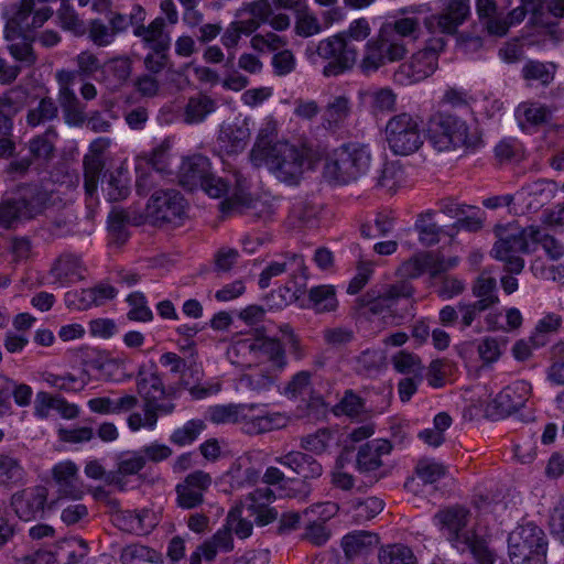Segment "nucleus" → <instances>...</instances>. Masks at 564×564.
<instances>
[{"instance_id":"f257e3e1","label":"nucleus","mask_w":564,"mask_h":564,"mask_svg":"<svg viewBox=\"0 0 564 564\" xmlns=\"http://www.w3.org/2000/svg\"><path fill=\"white\" fill-rule=\"evenodd\" d=\"M232 364L282 371L288 364L283 344L273 337L252 336L236 340L228 350Z\"/></svg>"},{"instance_id":"f03ea898","label":"nucleus","mask_w":564,"mask_h":564,"mask_svg":"<svg viewBox=\"0 0 564 564\" xmlns=\"http://www.w3.org/2000/svg\"><path fill=\"white\" fill-rule=\"evenodd\" d=\"M372 162L367 144L347 143L336 149L323 169L324 178L334 185H346L366 175Z\"/></svg>"},{"instance_id":"7ed1b4c3","label":"nucleus","mask_w":564,"mask_h":564,"mask_svg":"<svg viewBox=\"0 0 564 564\" xmlns=\"http://www.w3.org/2000/svg\"><path fill=\"white\" fill-rule=\"evenodd\" d=\"M498 240L495 242L491 254L495 259L505 262V270L519 274L524 268V260L520 253H529V240L540 238V229L536 227L520 228L509 224L498 225L495 228Z\"/></svg>"},{"instance_id":"20e7f679","label":"nucleus","mask_w":564,"mask_h":564,"mask_svg":"<svg viewBox=\"0 0 564 564\" xmlns=\"http://www.w3.org/2000/svg\"><path fill=\"white\" fill-rule=\"evenodd\" d=\"M204 192L213 198L225 199L219 204V209L224 216L234 214H246L262 205L254 199L246 188V180L238 173L230 176L220 177L209 174L202 185Z\"/></svg>"},{"instance_id":"39448f33","label":"nucleus","mask_w":564,"mask_h":564,"mask_svg":"<svg viewBox=\"0 0 564 564\" xmlns=\"http://www.w3.org/2000/svg\"><path fill=\"white\" fill-rule=\"evenodd\" d=\"M468 520L469 511L462 507L448 508L434 516L435 524L447 532L449 542L459 552H468L474 558L492 554L482 538L466 529Z\"/></svg>"},{"instance_id":"423d86ee","label":"nucleus","mask_w":564,"mask_h":564,"mask_svg":"<svg viewBox=\"0 0 564 564\" xmlns=\"http://www.w3.org/2000/svg\"><path fill=\"white\" fill-rule=\"evenodd\" d=\"M426 138L438 152L455 151L462 148H475L479 137L470 134L468 126L458 117L436 113L429 120Z\"/></svg>"},{"instance_id":"0eeeda50","label":"nucleus","mask_w":564,"mask_h":564,"mask_svg":"<svg viewBox=\"0 0 564 564\" xmlns=\"http://www.w3.org/2000/svg\"><path fill=\"white\" fill-rule=\"evenodd\" d=\"M310 159L308 148H297L289 142L279 141L258 160L257 164H265L279 181L295 184L304 172L305 165L310 163Z\"/></svg>"},{"instance_id":"6e6552de","label":"nucleus","mask_w":564,"mask_h":564,"mask_svg":"<svg viewBox=\"0 0 564 564\" xmlns=\"http://www.w3.org/2000/svg\"><path fill=\"white\" fill-rule=\"evenodd\" d=\"M417 117L408 112L392 116L386 123L384 140L394 155L408 156L424 144V137Z\"/></svg>"},{"instance_id":"1a4fd4ad","label":"nucleus","mask_w":564,"mask_h":564,"mask_svg":"<svg viewBox=\"0 0 564 564\" xmlns=\"http://www.w3.org/2000/svg\"><path fill=\"white\" fill-rule=\"evenodd\" d=\"M513 564H545L547 542L541 528L533 523L518 527L508 539Z\"/></svg>"},{"instance_id":"9d476101","label":"nucleus","mask_w":564,"mask_h":564,"mask_svg":"<svg viewBox=\"0 0 564 564\" xmlns=\"http://www.w3.org/2000/svg\"><path fill=\"white\" fill-rule=\"evenodd\" d=\"M283 273H289L291 279L284 286V290L289 293L285 301L294 302L304 293L307 280L306 267L301 254L284 253L270 262L259 276V288L262 290L269 288L271 279Z\"/></svg>"},{"instance_id":"9b49d317","label":"nucleus","mask_w":564,"mask_h":564,"mask_svg":"<svg viewBox=\"0 0 564 564\" xmlns=\"http://www.w3.org/2000/svg\"><path fill=\"white\" fill-rule=\"evenodd\" d=\"M46 195L36 186H22L15 196L0 204V227L10 229L18 221L34 218L44 208Z\"/></svg>"},{"instance_id":"f8f14e48","label":"nucleus","mask_w":564,"mask_h":564,"mask_svg":"<svg viewBox=\"0 0 564 564\" xmlns=\"http://www.w3.org/2000/svg\"><path fill=\"white\" fill-rule=\"evenodd\" d=\"M316 55L329 61L324 66L323 74L326 77H330L351 69L357 63L358 50L350 41L336 34L318 43Z\"/></svg>"},{"instance_id":"ddd939ff","label":"nucleus","mask_w":564,"mask_h":564,"mask_svg":"<svg viewBox=\"0 0 564 564\" xmlns=\"http://www.w3.org/2000/svg\"><path fill=\"white\" fill-rule=\"evenodd\" d=\"M408 48L401 43H391L380 30L376 36L365 44L358 67L365 75L376 73L388 62L393 63L403 59Z\"/></svg>"},{"instance_id":"4468645a","label":"nucleus","mask_w":564,"mask_h":564,"mask_svg":"<svg viewBox=\"0 0 564 564\" xmlns=\"http://www.w3.org/2000/svg\"><path fill=\"white\" fill-rule=\"evenodd\" d=\"M445 47L443 39L433 40L426 47L412 55L411 59L399 66L398 80L417 83L431 76L438 66V55Z\"/></svg>"},{"instance_id":"2eb2a0df","label":"nucleus","mask_w":564,"mask_h":564,"mask_svg":"<svg viewBox=\"0 0 564 564\" xmlns=\"http://www.w3.org/2000/svg\"><path fill=\"white\" fill-rule=\"evenodd\" d=\"M185 216V200L175 189H160L147 204V217L154 224H181Z\"/></svg>"},{"instance_id":"dca6fc26","label":"nucleus","mask_w":564,"mask_h":564,"mask_svg":"<svg viewBox=\"0 0 564 564\" xmlns=\"http://www.w3.org/2000/svg\"><path fill=\"white\" fill-rule=\"evenodd\" d=\"M531 391V386L525 381H516L501 390L487 405L488 416L498 420L511 415L522 409Z\"/></svg>"},{"instance_id":"f3484780","label":"nucleus","mask_w":564,"mask_h":564,"mask_svg":"<svg viewBox=\"0 0 564 564\" xmlns=\"http://www.w3.org/2000/svg\"><path fill=\"white\" fill-rule=\"evenodd\" d=\"M456 264V260H449L447 263L441 257L432 252H421L404 261L398 269V274L403 279H415L425 271L434 278Z\"/></svg>"},{"instance_id":"a211bd4d","label":"nucleus","mask_w":564,"mask_h":564,"mask_svg":"<svg viewBox=\"0 0 564 564\" xmlns=\"http://www.w3.org/2000/svg\"><path fill=\"white\" fill-rule=\"evenodd\" d=\"M47 489L43 486L29 487L12 495L10 505L23 521H31L44 511Z\"/></svg>"},{"instance_id":"6ab92c4d","label":"nucleus","mask_w":564,"mask_h":564,"mask_svg":"<svg viewBox=\"0 0 564 564\" xmlns=\"http://www.w3.org/2000/svg\"><path fill=\"white\" fill-rule=\"evenodd\" d=\"M413 292L412 284L406 280H401L388 285L383 292H367L360 297V304L371 313L378 314L386 308H390L398 300L411 297Z\"/></svg>"},{"instance_id":"aec40b11","label":"nucleus","mask_w":564,"mask_h":564,"mask_svg":"<svg viewBox=\"0 0 564 564\" xmlns=\"http://www.w3.org/2000/svg\"><path fill=\"white\" fill-rule=\"evenodd\" d=\"M137 392L141 397L143 404L161 400L166 395L165 386L154 362L139 367L137 373Z\"/></svg>"},{"instance_id":"412c9836","label":"nucleus","mask_w":564,"mask_h":564,"mask_svg":"<svg viewBox=\"0 0 564 564\" xmlns=\"http://www.w3.org/2000/svg\"><path fill=\"white\" fill-rule=\"evenodd\" d=\"M392 445L387 440H373L361 445L356 455V468L360 474L377 471L382 465V457L391 453Z\"/></svg>"},{"instance_id":"4be33fe9","label":"nucleus","mask_w":564,"mask_h":564,"mask_svg":"<svg viewBox=\"0 0 564 564\" xmlns=\"http://www.w3.org/2000/svg\"><path fill=\"white\" fill-rule=\"evenodd\" d=\"M209 174V160L202 154H195L183 160L177 175L178 183L183 188L193 191L202 187Z\"/></svg>"},{"instance_id":"5701e85b","label":"nucleus","mask_w":564,"mask_h":564,"mask_svg":"<svg viewBox=\"0 0 564 564\" xmlns=\"http://www.w3.org/2000/svg\"><path fill=\"white\" fill-rule=\"evenodd\" d=\"M249 139V122L248 119H245L240 123H223L217 137V143L220 151L227 154H237L246 149Z\"/></svg>"},{"instance_id":"b1692460","label":"nucleus","mask_w":564,"mask_h":564,"mask_svg":"<svg viewBox=\"0 0 564 564\" xmlns=\"http://www.w3.org/2000/svg\"><path fill=\"white\" fill-rule=\"evenodd\" d=\"M52 477L62 497L79 499L83 490L79 485L78 468L72 460H64L52 468Z\"/></svg>"},{"instance_id":"393cba45","label":"nucleus","mask_w":564,"mask_h":564,"mask_svg":"<svg viewBox=\"0 0 564 564\" xmlns=\"http://www.w3.org/2000/svg\"><path fill=\"white\" fill-rule=\"evenodd\" d=\"M379 30L391 43H401L405 47L406 41L415 42L422 32L419 19L409 17L383 23Z\"/></svg>"},{"instance_id":"a878e982","label":"nucleus","mask_w":564,"mask_h":564,"mask_svg":"<svg viewBox=\"0 0 564 564\" xmlns=\"http://www.w3.org/2000/svg\"><path fill=\"white\" fill-rule=\"evenodd\" d=\"M160 400L151 401L142 405L143 416L139 412L131 413L127 420L131 431L137 432L142 427L153 430L159 420V415H169L175 410L173 402L160 403Z\"/></svg>"},{"instance_id":"bb28decb","label":"nucleus","mask_w":564,"mask_h":564,"mask_svg":"<svg viewBox=\"0 0 564 564\" xmlns=\"http://www.w3.org/2000/svg\"><path fill=\"white\" fill-rule=\"evenodd\" d=\"M254 405L246 404L243 411V420L239 424L243 433L249 435H258L273 430L281 429L285 425V417L280 413L254 415L252 411Z\"/></svg>"},{"instance_id":"cd10ccee","label":"nucleus","mask_w":564,"mask_h":564,"mask_svg":"<svg viewBox=\"0 0 564 564\" xmlns=\"http://www.w3.org/2000/svg\"><path fill=\"white\" fill-rule=\"evenodd\" d=\"M276 462L289 467L303 480L318 478L323 474V466L313 456L303 452L292 451L276 458Z\"/></svg>"},{"instance_id":"c85d7f7f","label":"nucleus","mask_w":564,"mask_h":564,"mask_svg":"<svg viewBox=\"0 0 564 564\" xmlns=\"http://www.w3.org/2000/svg\"><path fill=\"white\" fill-rule=\"evenodd\" d=\"M217 108L216 99L205 93H197L188 97L183 108L182 118L187 124H198L204 122Z\"/></svg>"},{"instance_id":"c756f323","label":"nucleus","mask_w":564,"mask_h":564,"mask_svg":"<svg viewBox=\"0 0 564 564\" xmlns=\"http://www.w3.org/2000/svg\"><path fill=\"white\" fill-rule=\"evenodd\" d=\"M164 29L165 20L159 17L149 25L143 24L133 29V35L140 37L147 46L160 54L166 52L171 43L170 35L164 32Z\"/></svg>"},{"instance_id":"7c9ffc66","label":"nucleus","mask_w":564,"mask_h":564,"mask_svg":"<svg viewBox=\"0 0 564 564\" xmlns=\"http://www.w3.org/2000/svg\"><path fill=\"white\" fill-rule=\"evenodd\" d=\"M378 544V535L369 531H355L346 534L341 540V546L348 558L366 555Z\"/></svg>"},{"instance_id":"2f4dec72","label":"nucleus","mask_w":564,"mask_h":564,"mask_svg":"<svg viewBox=\"0 0 564 564\" xmlns=\"http://www.w3.org/2000/svg\"><path fill=\"white\" fill-rule=\"evenodd\" d=\"M351 113V102L346 96H336L325 107L323 127L330 131L340 129Z\"/></svg>"},{"instance_id":"473e14b6","label":"nucleus","mask_w":564,"mask_h":564,"mask_svg":"<svg viewBox=\"0 0 564 564\" xmlns=\"http://www.w3.org/2000/svg\"><path fill=\"white\" fill-rule=\"evenodd\" d=\"M359 98L367 101L373 115L395 110L397 95L391 88H373L359 91Z\"/></svg>"},{"instance_id":"72a5a7b5","label":"nucleus","mask_w":564,"mask_h":564,"mask_svg":"<svg viewBox=\"0 0 564 564\" xmlns=\"http://www.w3.org/2000/svg\"><path fill=\"white\" fill-rule=\"evenodd\" d=\"M58 102L68 126H82L86 120L85 106L72 88L58 90Z\"/></svg>"},{"instance_id":"f704fd0d","label":"nucleus","mask_w":564,"mask_h":564,"mask_svg":"<svg viewBox=\"0 0 564 564\" xmlns=\"http://www.w3.org/2000/svg\"><path fill=\"white\" fill-rule=\"evenodd\" d=\"M556 69V65L552 62L530 59L523 65L521 75L527 82H536L546 87L554 80Z\"/></svg>"},{"instance_id":"c9c22d12","label":"nucleus","mask_w":564,"mask_h":564,"mask_svg":"<svg viewBox=\"0 0 564 564\" xmlns=\"http://www.w3.org/2000/svg\"><path fill=\"white\" fill-rule=\"evenodd\" d=\"M140 221L137 217H131L130 214L120 208H113L108 216V229L118 245L124 243L129 238L128 225H139Z\"/></svg>"},{"instance_id":"e433bc0d","label":"nucleus","mask_w":564,"mask_h":564,"mask_svg":"<svg viewBox=\"0 0 564 564\" xmlns=\"http://www.w3.org/2000/svg\"><path fill=\"white\" fill-rule=\"evenodd\" d=\"M51 273L58 281L67 279H83L84 267L82 260L74 254H63L53 264Z\"/></svg>"},{"instance_id":"4c0bfd02","label":"nucleus","mask_w":564,"mask_h":564,"mask_svg":"<svg viewBox=\"0 0 564 564\" xmlns=\"http://www.w3.org/2000/svg\"><path fill=\"white\" fill-rule=\"evenodd\" d=\"M58 117V106L51 97H43L35 107L26 113V123L30 127L45 124Z\"/></svg>"},{"instance_id":"58836bf2","label":"nucleus","mask_w":564,"mask_h":564,"mask_svg":"<svg viewBox=\"0 0 564 564\" xmlns=\"http://www.w3.org/2000/svg\"><path fill=\"white\" fill-rule=\"evenodd\" d=\"M310 306L316 313L333 312L337 308L335 289L332 285H318L312 288L308 293Z\"/></svg>"},{"instance_id":"ea45409f","label":"nucleus","mask_w":564,"mask_h":564,"mask_svg":"<svg viewBox=\"0 0 564 564\" xmlns=\"http://www.w3.org/2000/svg\"><path fill=\"white\" fill-rule=\"evenodd\" d=\"M280 371L268 368H257L250 373H246L241 377V382L249 388L251 391L262 393L269 391L276 380V376Z\"/></svg>"},{"instance_id":"a19ab883","label":"nucleus","mask_w":564,"mask_h":564,"mask_svg":"<svg viewBox=\"0 0 564 564\" xmlns=\"http://www.w3.org/2000/svg\"><path fill=\"white\" fill-rule=\"evenodd\" d=\"M245 410L246 404H218L208 409L207 417L215 424H239Z\"/></svg>"},{"instance_id":"79ce46f5","label":"nucleus","mask_w":564,"mask_h":564,"mask_svg":"<svg viewBox=\"0 0 564 564\" xmlns=\"http://www.w3.org/2000/svg\"><path fill=\"white\" fill-rule=\"evenodd\" d=\"M378 558L380 564H417L413 551L401 543L389 544L381 547Z\"/></svg>"},{"instance_id":"37998d69","label":"nucleus","mask_w":564,"mask_h":564,"mask_svg":"<svg viewBox=\"0 0 564 564\" xmlns=\"http://www.w3.org/2000/svg\"><path fill=\"white\" fill-rule=\"evenodd\" d=\"M517 117L532 126H541L547 123L552 116V110L549 106L539 102H522L517 107Z\"/></svg>"},{"instance_id":"c03bdc74","label":"nucleus","mask_w":564,"mask_h":564,"mask_svg":"<svg viewBox=\"0 0 564 564\" xmlns=\"http://www.w3.org/2000/svg\"><path fill=\"white\" fill-rule=\"evenodd\" d=\"M276 134V123L272 119H268L261 127L257 141L251 150L250 156L254 163H258L260 158H263L269 150L274 145L273 142Z\"/></svg>"},{"instance_id":"a18cd8bd","label":"nucleus","mask_w":564,"mask_h":564,"mask_svg":"<svg viewBox=\"0 0 564 564\" xmlns=\"http://www.w3.org/2000/svg\"><path fill=\"white\" fill-rule=\"evenodd\" d=\"M104 166L105 162L102 158L87 154L84 156V188L88 196H93L96 193L99 175Z\"/></svg>"},{"instance_id":"49530a36","label":"nucleus","mask_w":564,"mask_h":564,"mask_svg":"<svg viewBox=\"0 0 564 564\" xmlns=\"http://www.w3.org/2000/svg\"><path fill=\"white\" fill-rule=\"evenodd\" d=\"M57 138V132L54 128L50 127L44 134L36 135L29 143L31 154L36 159L47 160L52 156L54 151V140Z\"/></svg>"},{"instance_id":"de8ad7c7","label":"nucleus","mask_w":564,"mask_h":564,"mask_svg":"<svg viewBox=\"0 0 564 564\" xmlns=\"http://www.w3.org/2000/svg\"><path fill=\"white\" fill-rule=\"evenodd\" d=\"M447 467L431 458L419 460L415 473L424 484H433L446 475Z\"/></svg>"},{"instance_id":"09e8293b","label":"nucleus","mask_w":564,"mask_h":564,"mask_svg":"<svg viewBox=\"0 0 564 564\" xmlns=\"http://www.w3.org/2000/svg\"><path fill=\"white\" fill-rule=\"evenodd\" d=\"M205 429L202 420H189L182 427L176 429L170 440L173 444L184 446L193 443Z\"/></svg>"},{"instance_id":"8fccbe9b","label":"nucleus","mask_w":564,"mask_h":564,"mask_svg":"<svg viewBox=\"0 0 564 564\" xmlns=\"http://www.w3.org/2000/svg\"><path fill=\"white\" fill-rule=\"evenodd\" d=\"M106 191L108 199L111 202L124 199L130 192L127 175L121 170L110 173Z\"/></svg>"},{"instance_id":"3c124183","label":"nucleus","mask_w":564,"mask_h":564,"mask_svg":"<svg viewBox=\"0 0 564 564\" xmlns=\"http://www.w3.org/2000/svg\"><path fill=\"white\" fill-rule=\"evenodd\" d=\"M420 241L425 246H433L440 241L442 229L433 221L432 215L421 216L415 223Z\"/></svg>"},{"instance_id":"603ef678","label":"nucleus","mask_w":564,"mask_h":564,"mask_svg":"<svg viewBox=\"0 0 564 564\" xmlns=\"http://www.w3.org/2000/svg\"><path fill=\"white\" fill-rule=\"evenodd\" d=\"M130 310L127 314L130 321L149 322L153 318L152 311L147 305L145 296L140 292L130 294L127 299Z\"/></svg>"},{"instance_id":"864d4df0","label":"nucleus","mask_w":564,"mask_h":564,"mask_svg":"<svg viewBox=\"0 0 564 564\" xmlns=\"http://www.w3.org/2000/svg\"><path fill=\"white\" fill-rule=\"evenodd\" d=\"M65 305L70 310L85 311L98 302L91 289L68 291L64 296Z\"/></svg>"},{"instance_id":"5fc2aeb1","label":"nucleus","mask_w":564,"mask_h":564,"mask_svg":"<svg viewBox=\"0 0 564 564\" xmlns=\"http://www.w3.org/2000/svg\"><path fill=\"white\" fill-rule=\"evenodd\" d=\"M24 470L19 460L10 455L0 454V482H18L23 478Z\"/></svg>"},{"instance_id":"6e6d98bb","label":"nucleus","mask_w":564,"mask_h":564,"mask_svg":"<svg viewBox=\"0 0 564 564\" xmlns=\"http://www.w3.org/2000/svg\"><path fill=\"white\" fill-rule=\"evenodd\" d=\"M383 501L377 497H368L354 502V518L356 521H367L383 510Z\"/></svg>"},{"instance_id":"4d7b16f0","label":"nucleus","mask_w":564,"mask_h":564,"mask_svg":"<svg viewBox=\"0 0 564 564\" xmlns=\"http://www.w3.org/2000/svg\"><path fill=\"white\" fill-rule=\"evenodd\" d=\"M87 32L89 40L100 47L110 45L116 39L115 32L100 19L91 20L88 24Z\"/></svg>"},{"instance_id":"13d9d810","label":"nucleus","mask_w":564,"mask_h":564,"mask_svg":"<svg viewBox=\"0 0 564 564\" xmlns=\"http://www.w3.org/2000/svg\"><path fill=\"white\" fill-rule=\"evenodd\" d=\"M401 170L394 163H386L376 177V187L394 193L401 180Z\"/></svg>"},{"instance_id":"bf43d9fd","label":"nucleus","mask_w":564,"mask_h":564,"mask_svg":"<svg viewBox=\"0 0 564 564\" xmlns=\"http://www.w3.org/2000/svg\"><path fill=\"white\" fill-rule=\"evenodd\" d=\"M339 412L350 417H358L366 412L365 402L351 390H348L335 408V413Z\"/></svg>"},{"instance_id":"052dcab7","label":"nucleus","mask_w":564,"mask_h":564,"mask_svg":"<svg viewBox=\"0 0 564 564\" xmlns=\"http://www.w3.org/2000/svg\"><path fill=\"white\" fill-rule=\"evenodd\" d=\"M463 22L454 20L445 10L442 13L432 15L425 20V25L431 32L438 30L441 33L455 34Z\"/></svg>"},{"instance_id":"680f3d73","label":"nucleus","mask_w":564,"mask_h":564,"mask_svg":"<svg viewBox=\"0 0 564 564\" xmlns=\"http://www.w3.org/2000/svg\"><path fill=\"white\" fill-rule=\"evenodd\" d=\"M392 364L397 371L406 375H417L423 369L420 358L405 350L399 351L392 357Z\"/></svg>"},{"instance_id":"e2e57ef3","label":"nucleus","mask_w":564,"mask_h":564,"mask_svg":"<svg viewBox=\"0 0 564 564\" xmlns=\"http://www.w3.org/2000/svg\"><path fill=\"white\" fill-rule=\"evenodd\" d=\"M329 440L330 433L327 430L322 429L314 434L302 436L300 445L303 449L319 455L327 449Z\"/></svg>"},{"instance_id":"0e129e2a","label":"nucleus","mask_w":564,"mask_h":564,"mask_svg":"<svg viewBox=\"0 0 564 564\" xmlns=\"http://www.w3.org/2000/svg\"><path fill=\"white\" fill-rule=\"evenodd\" d=\"M318 215V207L312 203L301 200L293 205L291 217L303 227L314 226Z\"/></svg>"},{"instance_id":"69168bd1","label":"nucleus","mask_w":564,"mask_h":564,"mask_svg":"<svg viewBox=\"0 0 564 564\" xmlns=\"http://www.w3.org/2000/svg\"><path fill=\"white\" fill-rule=\"evenodd\" d=\"M225 525L230 533L235 532L239 539L249 538L253 529L252 522L241 517L240 509L229 511Z\"/></svg>"},{"instance_id":"338daca9","label":"nucleus","mask_w":564,"mask_h":564,"mask_svg":"<svg viewBox=\"0 0 564 564\" xmlns=\"http://www.w3.org/2000/svg\"><path fill=\"white\" fill-rule=\"evenodd\" d=\"M323 338L327 345L339 348L354 340L355 332L346 326L330 327L323 332Z\"/></svg>"},{"instance_id":"774afa93","label":"nucleus","mask_w":564,"mask_h":564,"mask_svg":"<svg viewBox=\"0 0 564 564\" xmlns=\"http://www.w3.org/2000/svg\"><path fill=\"white\" fill-rule=\"evenodd\" d=\"M178 506L184 509H193L203 503V495L200 490H196L186 482L176 486Z\"/></svg>"}]
</instances>
